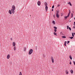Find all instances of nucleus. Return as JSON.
I'll return each mask as SVG.
<instances>
[{
  "mask_svg": "<svg viewBox=\"0 0 75 75\" xmlns=\"http://www.w3.org/2000/svg\"><path fill=\"white\" fill-rule=\"evenodd\" d=\"M33 50L32 49H30L29 51V54L31 55L33 53Z\"/></svg>",
  "mask_w": 75,
  "mask_h": 75,
  "instance_id": "f257e3e1",
  "label": "nucleus"
},
{
  "mask_svg": "<svg viewBox=\"0 0 75 75\" xmlns=\"http://www.w3.org/2000/svg\"><path fill=\"white\" fill-rule=\"evenodd\" d=\"M12 9H12L15 10H16V7L15 6L13 5L12 7Z\"/></svg>",
  "mask_w": 75,
  "mask_h": 75,
  "instance_id": "f03ea898",
  "label": "nucleus"
},
{
  "mask_svg": "<svg viewBox=\"0 0 75 75\" xmlns=\"http://www.w3.org/2000/svg\"><path fill=\"white\" fill-rule=\"evenodd\" d=\"M38 5L39 6L41 5V2L40 1L38 2Z\"/></svg>",
  "mask_w": 75,
  "mask_h": 75,
  "instance_id": "7ed1b4c3",
  "label": "nucleus"
},
{
  "mask_svg": "<svg viewBox=\"0 0 75 75\" xmlns=\"http://www.w3.org/2000/svg\"><path fill=\"white\" fill-rule=\"evenodd\" d=\"M48 6H46L45 7V10L47 12V11L48 10Z\"/></svg>",
  "mask_w": 75,
  "mask_h": 75,
  "instance_id": "20e7f679",
  "label": "nucleus"
},
{
  "mask_svg": "<svg viewBox=\"0 0 75 75\" xmlns=\"http://www.w3.org/2000/svg\"><path fill=\"white\" fill-rule=\"evenodd\" d=\"M51 59H52V63H54V58L52 57H51Z\"/></svg>",
  "mask_w": 75,
  "mask_h": 75,
  "instance_id": "39448f33",
  "label": "nucleus"
},
{
  "mask_svg": "<svg viewBox=\"0 0 75 75\" xmlns=\"http://www.w3.org/2000/svg\"><path fill=\"white\" fill-rule=\"evenodd\" d=\"M14 10H14L13 9H11V11L13 14H14Z\"/></svg>",
  "mask_w": 75,
  "mask_h": 75,
  "instance_id": "423d86ee",
  "label": "nucleus"
},
{
  "mask_svg": "<svg viewBox=\"0 0 75 75\" xmlns=\"http://www.w3.org/2000/svg\"><path fill=\"white\" fill-rule=\"evenodd\" d=\"M56 16L57 18H59V14H58V13H56Z\"/></svg>",
  "mask_w": 75,
  "mask_h": 75,
  "instance_id": "0eeeda50",
  "label": "nucleus"
},
{
  "mask_svg": "<svg viewBox=\"0 0 75 75\" xmlns=\"http://www.w3.org/2000/svg\"><path fill=\"white\" fill-rule=\"evenodd\" d=\"M65 72H66V74H69V72H68V71L67 70H66Z\"/></svg>",
  "mask_w": 75,
  "mask_h": 75,
  "instance_id": "6e6552de",
  "label": "nucleus"
},
{
  "mask_svg": "<svg viewBox=\"0 0 75 75\" xmlns=\"http://www.w3.org/2000/svg\"><path fill=\"white\" fill-rule=\"evenodd\" d=\"M10 58V54H8L7 56V59H9Z\"/></svg>",
  "mask_w": 75,
  "mask_h": 75,
  "instance_id": "1a4fd4ad",
  "label": "nucleus"
},
{
  "mask_svg": "<svg viewBox=\"0 0 75 75\" xmlns=\"http://www.w3.org/2000/svg\"><path fill=\"white\" fill-rule=\"evenodd\" d=\"M13 47L16 46V43L15 42H13Z\"/></svg>",
  "mask_w": 75,
  "mask_h": 75,
  "instance_id": "9d476101",
  "label": "nucleus"
},
{
  "mask_svg": "<svg viewBox=\"0 0 75 75\" xmlns=\"http://www.w3.org/2000/svg\"><path fill=\"white\" fill-rule=\"evenodd\" d=\"M56 11V14H58L59 13V10H57Z\"/></svg>",
  "mask_w": 75,
  "mask_h": 75,
  "instance_id": "9b49d317",
  "label": "nucleus"
},
{
  "mask_svg": "<svg viewBox=\"0 0 75 75\" xmlns=\"http://www.w3.org/2000/svg\"><path fill=\"white\" fill-rule=\"evenodd\" d=\"M69 57L70 59L71 60L72 59V56H71V55H70L69 56Z\"/></svg>",
  "mask_w": 75,
  "mask_h": 75,
  "instance_id": "f8f14e48",
  "label": "nucleus"
},
{
  "mask_svg": "<svg viewBox=\"0 0 75 75\" xmlns=\"http://www.w3.org/2000/svg\"><path fill=\"white\" fill-rule=\"evenodd\" d=\"M68 4H69L70 6H72V4H71V2H69V3H68Z\"/></svg>",
  "mask_w": 75,
  "mask_h": 75,
  "instance_id": "ddd939ff",
  "label": "nucleus"
},
{
  "mask_svg": "<svg viewBox=\"0 0 75 75\" xmlns=\"http://www.w3.org/2000/svg\"><path fill=\"white\" fill-rule=\"evenodd\" d=\"M8 13L10 14H11V10H9L8 11Z\"/></svg>",
  "mask_w": 75,
  "mask_h": 75,
  "instance_id": "4468645a",
  "label": "nucleus"
},
{
  "mask_svg": "<svg viewBox=\"0 0 75 75\" xmlns=\"http://www.w3.org/2000/svg\"><path fill=\"white\" fill-rule=\"evenodd\" d=\"M52 23L54 25H55V21H53L52 22Z\"/></svg>",
  "mask_w": 75,
  "mask_h": 75,
  "instance_id": "2eb2a0df",
  "label": "nucleus"
},
{
  "mask_svg": "<svg viewBox=\"0 0 75 75\" xmlns=\"http://www.w3.org/2000/svg\"><path fill=\"white\" fill-rule=\"evenodd\" d=\"M64 45H65V46H67V42L66 41H65L64 43Z\"/></svg>",
  "mask_w": 75,
  "mask_h": 75,
  "instance_id": "dca6fc26",
  "label": "nucleus"
},
{
  "mask_svg": "<svg viewBox=\"0 0 75 75\" xmlns=\"http://www.w3.org/2000/svg\"><path fill=\"white\" fill-rule=\"evenodd\" d=\"M70 72L71 74H73V72H74V71H73V70H71L70 71Z\"/></svg>",
  "mask_w": 75,
  "mask_h": 75,
  "instance_id": "f3484780",
  "label": "nucleus"
},
{
  "mask_svg": "<svg viewBox=\"0 0 75 75\" xmlns=\"http://www.w3.org/2000/svg\"><path fill=\"white\" fill-rule=\"evenodd\" d=\"M44 4L45 6H47V3L45 2Z\"/></svg>",
  "mask_w": 75,
  "mask_h": 75,
  "instance_id": "a211bd4d",
  "label": "nucleus"
},
{
  "mask_svg": "<svg viewBox=\"0 0 75 75\" xmlns=\"http://www.w3.org/2000/svg\"><path fill=\"white\" fill-rule=\"evenodd\" d=\"M13 50H14V51H16V47L15 46L14 47Z\"/></svg>",
  "mask_w": 75,
  "mask_h": 75,
  "instance_id": "6ab92c4d",
  "label": "nucleus"
},
{
  "mask_svg": "<svg viewBox=\"0 0 75 75\" xmlns=\"http://www.w3.org/2000/svg\"><path fill=\"white\" fill-rule=\"evenodd\" d=\"M53 34H54V35H56V36H57V33H56L55 32H54Z\"/></svg>",
  "mask_w": 75,
  "mask_h": 75,
  "instance_id": "aec40b11",
  "label": "nucleus"
},
{
  "mask_svg": "<svg viewBox=\"0 0 75 75\" xmlns=\"http://www.w3.org/2000/svg\"><path fill=\"white\" fill-rule=\"evenodd\" d=\"M54 29H55V30H57V28L55 26H54Z\"/></svg>",
  "mask_w": 75,
  "mask_h": 75,
  "instance_id": "412c9836",
  "label": "nucleus"
},
{
  "mask_svg": "<svg viewBox=\"0 0 75 75\" xmlns=\"http://www.w3.org/2000/svg\"><path fill=\"white\" fill-rule=\"evenodd\" d=\"M62 38H66V36H62Z\"/></svg>",
  "mask_w": 75,
  "mask_h": 75,
  "instance_id": "4be33fe9",
  "label": "nucleus"
},
{
  "mask_svg": "<svg viewBox=\"0 0 75 75\" xmlns=\"http://www.w3.org/2000/svg\"><path fill=\"white\" fill-rule=\"evenodd\" d=\"M24 51H26V47H25L24 48Z\"/></svg>",
  "mask_w": 75,
  "mask_h": 75,
  "instance_id": "5701e85b",
  "label": "nucleus"
},
{
  "mask_svg": "<svg viewBox=\"0 0 75 75\" xmlns=\"http://www.w3.org/2000/svg\"><path fill=\"white\" fill-rule=\"evenodd\" d=\"M60 35H63V33H62V32H61L60 33Z\"/></svg>",
  "mask_w": 75,
  "mask_h": 75,
  "instance_id": "b1692460",
  "label": "nucleus"
},
{
  "mask_svg": "<svg viewBox=\"0 0 75 75\" xmlns=\"http://www.w3.org/2000/svg\"><path fill=\"white\" fill-rule=\"evenodd\" d=\"M70 15V14L68 13V15L67 16V17H69V16Z\"/></svg>",
  "mask_w": 75,
  "mask_h": 75,
  "instance_id": "393cba45",
  "label": "nucleus"
},
{
  "mask_svg": "<svg viewBox=\"0 0 75 75\" xmlns=\"http://www.w3.org/2000/svg\"><path fill=\"white\" fill-rule=\"evenodd\" d=\"M68 17H67V16H64V18L65 19H66H66H67V18Z\"/></svg>",
  "mask_w": 75,
  "mask_h": 75,
  "instance_id": "a878e982",
  "label": "nucleus"
},
{
  "mask_svg": "<svg viewBox=\"0 0 75 75\" xmlns=\"http://www.w3.org/2000/svg\"><path fill=\"white\" fill-rule=\"evenodd\" d=\"M54 33H56L57 32V30L56 29H54Z\"/></svg>",
  "mask_w": 75,
  "mask_h": 75,
  "instance_id": "bb28decb",
  "label": "nucleus"
},
{
  "mask_svg": "<svg viewBox=\"0 0 75 75\" xmlns=\"http://www.w3.org/2000/svg\"><path fill=\"white\" fill-rule=\"evenodd\" d=\"M70 38H71V39H72V38H74V37H70Z\"/></svg>",
  "mask_w": 75,
  "mask_h": 75,
  "instance_id": "cd10ccee",
  "label": "nucleus"
},
{
  "mask_svg": "<svg viewBox=\"0 0 75 75\" xmlns=\"http://www.w3.org/2000/svg\"><path fill=\"white\" fill-rule=\"evenodd\" d=\"M19 75H22V73H21V72H20Z\"/></svg>",
  "mask_w": 75,
  "mask_h": 75,
  "instance_id": "c85d7f7f",
  "label": "nucleus"
},
{
  "mask_svg": "<svg viewBox=\"0 0 75 75\" xmlns=\"http://www.w3.org/2000/svg\"><path fill=\"white\" fill-rule=\"evenodd\" d=\"M72 36L74 37V35L73 34V33H72Z\"/></svg>",
  "mask_w": 75,
  "mask_h": 75,
  "instance_id": "c756f323",
  "label": "nucleus"
},
{
  "mask_svg": "<svg viewBox=\"0 0 75 75\" xmlns=\"http://www.w3.org/2000/svg\"><path fill=\"white\" fill-rule=\"evenodd\" d=\"M69 29L70 31H71V28L69 27Z\"/></svg>",
  "mask_w": 75,
  "mask_h": 75,
  "instance_id": "7c9ffc66",
  "label": "nucleus"
},
{
  "mask_svg": "<svg viewBox=\"0 0 75 75\" xmlns=\"http://www.w3.org/2000/svg\"><path fill=\"white\" fill-rule=\"evenodd\" d=\"M69 26H67V29H68H68H69Z\"/></svg>",
  "mask_w": 75,
  "mask_h": 75,
  "instance_id": "2f4dec72",
  "label": "nucleus"
},
{
  "mask_svg": "<svg viewBox=\"0 0 75 75\" xmlns=\"http://www.w3.org/2000/svg\"><path fill=\"white\" fill-rule=\"evenodd\" d=\"M54 5H53L52 7V8H54Z\"/></svg>",
  "mask_w": 75,
  "mask_h": 75,
  "instance_id": "473e14b6",
  "label": "nucleus"
},
{
  "mask_svg": "<svg viewBox=\"0 0 75 75\" xmlns=\"http://www.w3.org/2000/svg\"><path fill=\"white\" fill-rule=\"evenodd\" d=\"M71 13V11L70 10H69V14H70Z\"/></svg>",
  "mask_w": 75,
  "mask_h": 75,
  "instance_id": "72a5a7b5",
  "label": "nucleus"
},
{
  "mask_svg": "<svg viewBox=\"0 0 75 75\" xmlns=\"http://www.w3.org/2000/svg\"><path fill=\"white\" fill-rule=\"evenodd\" d=\"M73 63H74V65H75V62L74 61H73Z\"/></svg>",
  "mask_w": 75,
  "mask_h": 75,
  "instance_id": "f704fd0d",
  "label": "nucleus"
},
{
  "mask_svg": "<svg viewBox=\"0 0 75 75\" xmlns=\"http://www.w3.org/2000/svg\"><path fill=\"white\" fill-rule=\"evenodd\" d=\"M13 40V38H11V40L12 41Z\"/></svg>",
  "mask_w": 75,
  "mask_h": 75,
  "instance_id": "c9c22d12",
  "label": "nucleus"
},
{
  "mask_svg": "<svg viewBox=\"0 0 75 75\" xmlns=\"http://www.w3.org/2000/svg\"><path fill=\"white\" fill-rule=\"evenodd\" d=\"M73 17V14H72V13H71V17Z\"/></svg>",
  "mask_w": 75,
  "mask_h": 75,
  "instance_id": "e433bc0d",
  "label": "nucleus"
},
{
  "mask_svg": "<svg viewBox=\"0 0 75 75\" xmlns=\"http://www.w3.org/2000/svg\"><path fill=\"white\" fill-rule=\"evenodd\" d=\"M69 42V41H68L67 42V44H68V43H69V42Z\"/></svg>",
  "mask_w": 75,
  "mask_h": 75,
  "instance_id": "4c0bfd02",
  "label": "nucleus"
},
{
  "mask_svg": "<svg viewBox=\"0 0 75 75\" xmlns=\"http://www.w3.org/2000/svg\"><path fill=\"white\" fill-rule=\"evenodd\" d=\"M69 64H70V65H71V62H70L69 63Z\"/></svg>",
  "mask_w": 75,
  "mask_h": 75,
  "instance_id": "58836bf2",
  "label": "nucleus"
},
{
  "mask_svg": "<svg viewBox=\"0 0 75 75\" xmlns=\"http://www.w3.org/2000/svg\"><path fill=\"white\" fill-rule=\"evenodd\" d=\"M53 10H54V9H52V11H53Z\"/></svg>",
  "mask_w": 75,
  "mask_h": 75,
  "instance_id": "ea45409f",
  "label": "nucleus"
},
{
  "mask_svg": "<svg viewBox=\"0 0 75 75\" xmlns=\"http://www.w3.org/2000/svg\"><path fill=\"white\" fill-rule=\"evenodd\" d=\"M73 28H75V26H74L73 27Z\"/></svg>",
  "mask_w": 75,
  "mask_h": 75,
  "instance_id": "a19ab883",
  "label": "nucleus"
},
{
  "mask_svg": "<svg viewBox=\"0 0 75 75\" xmlns=\"http://www.w3.org/2000/svg\"><path fill=\"white\" fill-rule=\"evenodd\" d=\"M60 6V5H59V4L58 5V7H59V6Z\"/></svg>",
  "mask_w": 75,
  "mask_h": 75,
  "instance_id": "79ce46f5",
  "label": "nucleus"
},
{
  "mask_svg": "<svg viewBox=\"0 0 75 75\" xmlns=\"http://www.w3.org/2000/svg\"><path fill=\"white\" fill-rule=\"evenodd\" d=\"M74 25H75V22H74Z\"/></svg>",
  "mask_w": 75,
  "mask_h": 75,
  "instance_id": "37998d69",
  "label": "nucleus"
},
{
  "mask_svg": "<svg viewBox=\"0 0 75 75\" xmlns=\"http://www.w3.org/2000/svg\"><path fill=\"white\" fill-rule=\"evenodd\" d=\"M36 48H37V46H36Z\"/></svg>",
  "mask_w": 75,
  "mask_h": 75,
  "instance_id": "c03bdc74",
  "label": "nucleus"
},
{
  "mask_svg": "<svg viewBox=\"0 0 75 75\" xmlns=\"http://www.w3.org/2000/svg\"><path fill=\"white\" fill-rule=\"evenodd\" d=\"M54 18H55V16L54 15Z\"/></svg>",
  "mask_w": 75,
  "mask_h": 75,
  "instance_id": "a18cd8bd",
  "label": "nucleus"
},
{
  "mask_svg": "<svg viewBox=\"0 0 75 75\" xmlns=\"http://www.w3.org/2000/svg\"><path fill=\"white\" fill-rule=\"evenodd\" d=\"M74 35H75V33H74Z\"/></svg>",
  "mask_w": 75,
  "mask_h": 75,
  "instance_id": "49530a36",
  "label": "nucleus"
},
{
  "mask_svg": "<svg viewBox=\"0 0 75 75\" xmlns=\"http://www.w3.org/2000/svg\"><path fill=\"white\" fill-rule=\"evenodd\" d=\"M72 12H73V13H74V11H73Z\"/></svg>",
  "mask_w": 75,
  "mask_h": 75,
  "instance_id": "de8ad7c7",
  "label": "nucleus"
}]
</instances>
